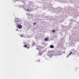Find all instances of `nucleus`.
<instances>
[{"label":"nucleus","mask_w":79,"mask_h":79,"mask_svg":"<svg viewBox=\"0 0 79 79\" xmlns=\"http://www.w3.org/2000/svg\"><path fill=\"white\" fill-rule=\"evenodd\" d=\"M18 27L19 29H21V28L22 27V25H18Z\"/></svg>","instance_id":"obj_1"},{"label":"nucleus","mask_w":79,"mask_h":79,"mask_svg":"<svg viewBox=\"0 0 79 79\" xmlns=\"http://www.w3.org/2000/svg\"><path fill=\"white\" fill-rule=\"evenodd\" d=\"M50 47L51 48H54V46L52 45H51L50 46Z\"/></svg>","instance_id":"obj_2"},{"label":"nucleus","mask_w":79,"mask_h":79,"mask_svg":"<svg viewBox=\"0 0 79 79\" xmlns=\"http://www.w3.org/2000/svg\"><path fill=\"white\" fill-rule=\"evenodd\" d=\"M44 40L45 41H47V40H48V38H44Z\"/></svg>","instance_id":"obj_3"},{"label":"nucleus","mask_w":79,"mask_h":79,"mask_svg":"<svg viewBox=\"0 0 79 79\" xmlns=\"http://www.w3.org/2000/svg\"><path fill=\"white\" fill-rule=\"evenodd\" d=\"M52 32H53V33L55 32V29L52 30Z\"/></svg>","instance_id":"obj_4"},{"label":"nucleus","mask_w":79,"mask_h":79,"mask_svg":"<svg viewBox=\"0 0 79 79\" xmlns=\"http://www.w3.org/2000/svg\"><path fill=\"white\" fill-rule=\"evenodd\" d=\"M24 47H27V45L26 44H25L24 45Z\"/></svg>","instance_id":"obj_5"},{"label":"nucleus","mask_w":79,"mask_h":79,"mask_svg":"<svg viewBox=\"0 0 79 79\" xmlns=\"http://www.w3.org/2000/svg\"><path fill=\"white\" fill-rule=\"evenodd\" d=\"M40 60H37L36 61H37V62H40Z\"/></svg>","instance_id":"obj_6"},{"label":"nucleus","mask_w":79,"mask_h":79,"mask_svg":"<svg viewBox=\"0 0 79 79\" xmlns=\"http://www.w3.org/2000/svg\"><path fill=\"white\" fill-rule=\"evenodd\" d=\"M73 53L72 52H71L69 54V55H71V54H72Z\"/></svg>","instance_id":"obj_7"},{"label":"nucleus","mask_w":79,"mask_h":79,"mask_svg":"<svg viewBox=\"0 0 79 79\" xmlns=\"http://www.w3.org/2000/svg\"><path fill=\"white\" fill-rule=\"evenodd\" d=\"M20 36H21V37H23V35H20Z\"/></svg>","instance_id":"obj_8"},{"label":"nucleus","mask_w":79,"mask_h":79,"mask_svg":"<svg viewBox=\"0 0 79 79\" xmlns=\"http://www.w3.org/2000/svg\"><path fill=\"white\" fill-rule=\"evenodd\" d=\"M34 24H35H35H36V22L34 23Z\"/></svg>","instance_id":"obj_9"},{"label":"nucleus","mask_w":79,"mask_h":79,"mask_svg":"<svg viewBox=\"0 0 79 79\" xmlns=\"http://www.w3.org/2000/svg\"><path fill=\"white\" fill-rule=\"evenodd\" d=\"M30 48V47H27V48L28 49V48Z\"/></svg>","instance_id":"obj_10"},{"label":"nucleus","mask_w":79,"mask_h":79,"mask_svg":"<svg viewBox=\"0 0 79 79\" xmlns=\"http://www.w3.org/2000/svg\"><path fill=\"white\" fill-rule=\"evenodd\" d=\"M16 31H18V29H16Z\"/></svg>","instance_id":"obj_11"},{"label":"nucleus","mask_w":79,"mask_h":79,"mask_svg":"<svg viewBox=\"0 0 79 79\" xmlns=\"http://www.w3.org/2000/svg\"><path fill=\"white\" fill-rule=\"evenodd\" d=\"M27 10V11H29V9H28Z\"/></svg>","instance_id":"obj_12"}]
</instances>
